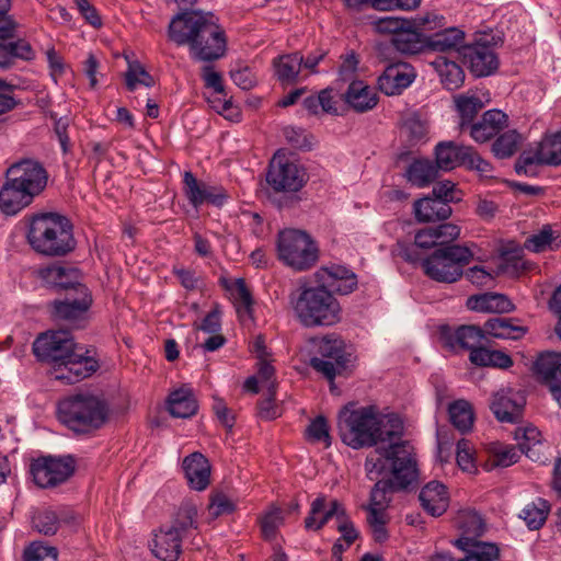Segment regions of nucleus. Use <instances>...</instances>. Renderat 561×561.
Returning a JSON list of instances; mask_svg holds the SVG:
<instances>
[{
	"mask_svg": "<svg viewBox=\"0 0 561 561\" xmlns=\"http://www.w3.org/2000/svg\"><path fill=\"white\" fill-rule=\"evenodd\" d=\"M366 476L376 481L367 506L386 508L393 492L407 490L417 480L416 459L409 442L377 447L365 460Z\"/></svg>",
	"mask_w": 561,
	"mask_h": 561,
	"instance_id": "1",
	"label": "nucleus"
},
{
	"mask_svg": "<svg viewBox=\"0 0 561 561\" xmlns=\"http://www.w3.org/2000/svg\"><path fill=\"white\" fill-rule=\"evenodd\" d=\"M33 353L38 360L53 366L54 379L69 385L91 376L99 368L98 362L88 356V351L65 330L39 334L33 343Z\"/></svg>",
	"mask_w": 561,
	"mask_h": 561,
	"instance_id": "2",
	"label": "nucleus"
},
{
	"mask_svg": "<svg viewBox=\"0 0 561 561\" xmlns=\"http://www.w3.org/2000/svg\"><path fill=\"white\" fill-rule=\"evenodd\" d=\"M168 33L178 45H188L197 60H217L226 53L225 32L211 12L184 11L172 19Z\"/></svg>",
	"mask_w": 561,
	"mask_h": 561,
	"instance_id": "3",
	"label": "nucleus"
},
{
	"mask_svg": "<svg viewBox=\"0 0 561 561\" xmlns=\"http://www.w3.org/2000/svg\"><path fill=\"white\" fill-rule=\"evenodd\" d=\"M47 182L48 172L38 160L24 158L12 163L0 188L1 213L16 215L45 191Z\"/></svg>",
	"mask_w": 561,
	"mask_h": 561,
	"instance_id": "4",
	"label": "nucleus"
},
{
	"mask_svg": "<svg viewBox=\"0 0 561 561\" xmlns=\"http://www.w3.org/2000/svg\"><path fill=\"white\" fill-rule=\"evenodd\" d=\"M354 403L343 407L337 416L339 435L344 444L359 449L375 446L378 442H392L402 433L399 421L391 425V430H382V419L373 405L354 408Z\"/></svg>",
	"mask_w": 561,
	"mask_h": 561,
	"instance_id": "5",
	"label": "nucleus"
},
{
	"mask_svg": "<svg viewBox=\"0 0 561 561\" xmlns=\"http://www.w3.org/2000/svg\"><path fill=\"white\" fill-rule=\"evenodd\" d=\"M26 240L30 247L45 256H65L76 248L72 225L55 213L35 214L28 219Z\"/></svg>",
	"mask_w": 561,
	"mask_h": 561,
	"instance_id": "6",
	"label": "nucleus"
},
{
	"mask_svg": "<svg viewBox=\"0 0 561 561\" xmlns=\"http://www.w3.org/2000/svg\"><path fill=\"white\" fill-rule=\"evenodd\" d=\"M299 322L306 328L329 327L341 320V307L324 285L300 286L289 295Z\"/></svg>",
	"mask_w": 561,
	"mask_h": 561,
	"instance_id": "7",
	"label": "nucleus"
},
{
	"mask_svg": "<svg viewBox=\"0 0 561 561\" xmlns=\"http://www.w3.org/2000/svg\"><path fill=\"white\" fill-rule=\"evenodd\" d=\"M58 420L76 434H89L101 428L108 420L106 402L90 393H78L60 400Z\"/></svg>",
	"mask_w": 561,
	"mask_h": 561,
	"instance_id": "8",
	"label": "nucleus"
},
{
	"mask_svg": "<svg viewBox=\"0 0 561 561\" xmlns=\"http://www.w3.org/2000/svg\"><path fill=\"white\" fill-rule=\"evenodd\" d=\"M473 259L470 248L461 244L436 248L421 261L424 274L439 283H455L463 275V267Z\"/></svg>",
	"mask_w": 561,
	"mask_h": 561,
	"instance_id": "9",
	"label": "nucleus"
},
{
	"mask_svg": "<svg viewBox=\"0 0 561 561\" xmlns=\"http://www.w3.org/2000/svg\"><path fill=\"white\" fill-rule=\"evenodd\" d=\"M316 355L309 365L329 381L346 371L352 363V353L345 342L336 334H327L312 340Z\"/></svg>",
	"mask_w": 561,
	"mask_h": 561,
	"instance_id": "10",
	"label": "nucleus"
},
{
	"mask_svg": "<svg viewBox=\"0 0 561 561\" xmlns=\"http://www.w3.org/2000/svg\"><path fill=\"white\" fill-rule=\"evenodd\" d=\"M318 247L311 237L297 229H285L278 233V259L295 271H306L318 261Z\"/></svg>",
	"mask_w": 561,
	"mask_h": 561,
	"instance_id": "11",
	"label": "nucleus"
},
{
	"mask_svg": "<svg viewBox=\"0 0 561 561\" xmlns=\"http://www.w3.org/2000/svg\"><path fill=\"white\" fill-rule=\"evenodd\" d=\"M75 457L42 456L33 460L30 472L36 485L42 489L56 488L67 482L76 471Z\"/></svg>",
	"mask_w": 561,
	"mask_h": 561,
	"instance_id": "12",
	"label": "nucleus"
},
{
	"mask_svg": "<svg viewBox=\"0 0 561 561\" xmlns=\"http://www.w3.org/2000/svg\"><path fill=\"white\" fill-rule=\"evenodd\" d=\"M417 25L427 31H435L427 35V50L438 53H460L465 46V33L458 27H444L445 18L434 12L425 13L419 19Z\"/></svg>",
	"mask_w": 561,
	"mask_h": 561,
	"instance_id": "13",
	"label": "nucleus"
},
{
	"mask_svg": "<svg viewBox=\"0 0 561 561\" xmlns=\"http://www.w3.org/2000/svg\"><path fill=\"white\" fill-rule=\"evenodd\" d=\"M267 184L275 192L296 193L306 183V172L284 154H274L266 174Z\"/></svg>",
	"mask_w": 561,
	"mask_h": 561,
	"instance_id": "14",
	"label": "nucleus"
},
{
	"mask_svg": "<svg viewBox=\"0 0 561 561\" xmlns=\"http://www.w3.org/2000/svg\"><path fill=\"white\" fill-rule=\"evenodd\" d=\"M92 295L88 287H77V294L68 293L62 299L50 302L51 316L56 320L67 321L76 328L84 327L92 305Z\"/></svg>",
	"mask_w": 561,
	"mask_h": 561,
	"instance_id": "15",
	"label": "nucleus"
},
{
	"mask_svg": "<svg viewBox=\"0 0 561 561\" xmlns=\"http://www.w3.org/2000/svg\"><path fill=\"white\" fill-rule=\"evenodd\" d=\"M538 164H561V131L543 138L536 147L535 152L524 151L515 164L518 174L533 173L531 167Z\"/></svg>",
	"mask_w": 561,
	"mask_h": 561,
	"instance_id": "16",
	"label": "nucleus"
},
{
	"mask_svg": "<svg viewBox=\"0 0 561 561\" xmlns=\"http://www.w3.org/2000/svg\"><path fill=\"white\" fill-rule=\"evenodd\" d=\"M461 55L476 77L490 76L499 67L497 56L486 38H480L473 45L463 47Z\"/></svg>",
	"mask_w": 561,
	"mask_h": 561,
	"instance_id": "17",
	"label": "nucleus"
},
{
	"mask_svg": "<svg viewBox=\"0 0 561 561\" xmlns=\"http://www.w3.org/2000/svg\"><path fill=\"white\" fill-rule=\"evenodd\" d=\"M533 370L537 379L549 387L552 397L561 407V354H540L534 363Z\"/></svg>",
	"mask_w": 561,
	"mask_h": 561,
	"instance_id": "18",
	"label": "nucleus"
},
{
	"mask_svg": "<svg viewBox=\"0 0 561 561\" xmlns=\"http://www.w3.org/2000/svg\"><path fill=\"white\" fill-rule=\"evenodd\" d=\"M8 12L3 14V19L10 20L13 23V28L8 35L0 34V68L2 69L11 68L16 59L32 60L34 58V50L27 41L21 38L13 41L18 24L8 15Z\"/></svg>",
	"mask_w": 561,
	"mask_h": 561,
	"instance_id": "19",
	"label": "nucleus"
},
{
	"mask_svg": "<svg viewBox=\"0 0 561 561\" xmlns=\"http://www.w3.org/2000/svg\"><path fill=\"white\" fill-rule=\"evenodd\" d=\"M415 72L407 62H394L386 67L378 78V87L387 95H396L408 88L414 80Z\"/></svg>",
	"mask_w": 561,
	"mask_h": 561,
	"instance_id": "20",
	"label": "nucleus"
},
{
	"mask_svg": "<svg viewBox=\"0 0 561 561\" xmlns=\"http://www.w3.org/2000/svg\"><path fill=\"white\" fill-rule=\"evenodd\" d=\"M183 183L185 196L194 207L204 203L220 206L226 199V194L221 187L199 182L190 171L184 172Z\"/></svg>",
	"mask_w": 561,
	"mask_h": 561,
	"instance_id": "21",
	"label": "nucleus"
},
{
	"mask_svg": "<svg viewBox=\"0 0 561 561\" xmlns=\"http://www.w3.org/2000/svg\"><path fill=\"white\" fill-rule=\"evenodd\" d=\"M39 275L47 286L57 290H65L66 294H77V287H87L80 280L79 270L73 267L54 264L42 268Z\"/></svg>",
	"mask_w": 561,
	"mask_h": 561,
	"instance_id": "22",
	"label": "nucleus"
},
{
	"mask_svg": "<svg viewBox=\"0 0 561 561\" xmlns=\"http://www.w3.org/2000/svg\"><path fill=\"white\" fill-rule=\"evenodd\" d=\"M525 398L512 390L494 394L490 409L500 422L516 423L522 416Z\"/></svg>",
	"mask_w": 561,
	"mask_h": 561,
	"instance_id": "23",
	"label": "nucleus"
},
{
	"mask_svg": "<svg viewBox=\"0 0 561 561\" xmlns=\"http://www.w3.org/2000/svg\"><path fill=\"white\" fill-rule=\"evenodd\" d=\"M183 470L190 486L197 491L205 490L210 482V465L201 453H193L183 459Z\"/></svg>",
	"mask_w": 561,
	"mask_h": 561,
	"instance_id": "24",
	"label": "nucleus"
},
{
	"mask_svg": "<svg viewBox=\"0 0 561 561\" xmlns=\"http://www.w3.org/2000/svg\"><path fill=\"white\" fill-rule=\"evenodd\" d=\"M507 125V115L499 110L486 111L481 119L472 123L470 136L477 142H485L496 136Z\"/></svg>",
	"mask_w": 561,
	"mask_h": 561,
	"instance_id": "25",
	"label": "nucleus"
},
{
	"mask_svg": "<svg viewBox=\"0 0 561 561\" xmlns=\"http://www.w3.org/2000/svg\"><path fill=\"white\" fill-rule=\"evenodd\" d=\"M421 505L432 516L443 515L449 504L446 486L438 481H431L420 492Z\"/></svg>",
	"mask_w": 561,
	"mask_h": 561,
	"instance_id": "26",
	"label": "nucleus"
},
{
	"mask_svg": "<svg viewBox=\"0 0 561 561\" xmlns=\"http://www.w3.org/2000/svg\"><path fill=\"white\" fill-rule=\"evenodd\" d=\"M485 336L502 340H519L527 332L528 328L519 324V319L507 317H492L484 324Z\"/></svg>",
	"mask_w": 561,
	"mask_h": 561,
	"instance_id": "27",
	"label": "nucleus"
},
{
	"mask_svg": "<svg viewBox=\"0 0 561 561\" xmlns=\"http://www.w3.org/2000/svg\"><path fill=\"white\" fill-rule=\"evenodd\" d=\"M470 146L457 145L455 141H442L435 148V164L438 170L450 171L465 165Z\"/></svg>",
	"mask_w": 561,
	"mask_h": 561,
	"instance_id": "28",
	"label": "nucleus"
},
{
	"mask_svg": "<svg viewBox=\"0 0 561 561\" xmlns=\"http://www.w3.org/2000/svg\"><path fill=\"white\" fill-rule=\"evenodd\" d=\"M413 213L419 222H432L446 220L450 217L453 209L446 202L426 196L414 202Z\"/></svg>",
	"mask_w": 561,
	"mask_h": 561,
	"instance_id": "29",
	"label": "nucleus"
},
{
	"mask_svg": "<svg viewBox=\"0 0 561 561\" xmlns=\"http://www.w3.org/2000/svg\"><path fill=\"white\" fill-rule=\"evenodd\" d=\"M414 25L409 20V25L391 38L393 47L401 54L414 55L427 50V35L419 33Z\"/></svg>",
	"mask_w": 561,
	"mask_h": 561,
	"instance_id": "30",
	"label": "nucleus"
},
{
	"mask_svg": "<svg viewBox=\"0 0 561 561\" xmlns=\"http://www.w3.org/2000/svg\"><path fill=\"white\" fill-rule=\"evenodd\" d=\"M346 103L358 113L373 110L378 103L377 93L363 81H353L345 93Z\"/></svg>",
	"mask_w": 561,
	"mask_h": 561,
	"instance_id": "31",
	"label": "nucleus"
},
{
	"mask_svg": "<svg viewBox=\"0 0 561 561\" xmlns=\"http://www.w3.org/2000/svg\"><path fill=\"white\" fill-rule=\"evenodd\" d=\"M453 102L459 117L461 130L469 128L478 113L484 107V102L481 98L471 92L454 95Z\"/></svg>",
	"mask_w": 561,
	"mask_h": 561,
	"instance_id": "32",
	"label": "nucleus"
},
{
	"mask_svg": "<svg viewBox=\"0 0 561 561\" xmlns=\"http://www.w3.org/2000/svg\"><path fill=\"white\" fill-rule=\"evenodd\" d=\"M168 411L173 417L187 419L198 409L197 400L191 388H180L168 397Z\"/></svg>",
	"mask_w": 561,
	"mask_h": 561,
	"instance_id": "33",
	"label": "nucleus"
},
{
	"mask_svg": "<svg viewBox=\"0 0 561 561\" xmlns=\"http://www.w3.org/2000/svg\"><path fill=\"white\" fill-rule=\"evenodd\" d=\"M182 538L175 531L160 530L154 535L153 554L162 561H176L181 554Z\"/></svg>",
	"mask_w": 561,
	"mask_h": 561,
	"instance_id": "34",
	"label": "nucleus"
},
{
	"mask_svg": "<svg viewBox=\"0 0 561 561\" xmlns=\"http://www.w3.org/2000/svg\"><path fill=\"white\" fill-rule=\"evenodd\" d=\"M488 341L484 327L480 328L474 324L460 325L447 337V344L450 347L459 346L470 352Z\"/></svg>",
	"mask_w": 561,
	"mask_h": 561,
	"instance_id": "35",
	"label": "nucleus"
},
{
	"mask_svg": "<svg viewBox=\"0 0 561 561\" xmlns=\"http://www.w3.org/2000/svg\"><path fill=\"white\" fill-rule=\"evenodd\" d=\"M455 546L466 552L459 561H499L500 549L493 542H471L468 538H458Z\"/></svg>",
	"mask_w": 561,
	"mask_h": 561,
	"instance_id": "36",
	"label": "nucleus"
},
{
	"mask_svg": "<svg viewBox=\"0 0 561 561\" xmlns=\"http://www.w3.org/2000/svg\"><path fill=\"white\" fill-rule=\"evenodd\" d=\"M434 247L438 248L434 230L432 227L424 228L415 233L413 244L398 243V255L407 262L415 263L423 260L417 249L427 250Z\"/></svg>",
	"mask_w": 561,
	"mask_h": 561,
	"instance_id": "37",
	"label": "nucleus"
},
{
	"mask_svg": "<svg viewBox=\"0 0 561 561\" xmlns=\"http://www.w3.org/2000/svg\"><path fill=\"white\" fill-rule=\"evenodd\" d=\"M431 64L437 71L442 84L447 90L455 91L463 84L465 72L456 61L449 60L445 56H438Z\"/></svg>",
	"mask_w": 561,
	"mask_h": 561,
	"instance_id": "38",
	"label": "nucleus"
},
{
	"mask_svg": "<svg viewBox=\"0 0 561 561\" xmlns=\"http://www.w3.org/2000/svg\"><path fill=\"white\" fill-rule=\"evenodd\" d=\"M273 66L275 76L282 84H294L302 66V55L293 53L279 56L273 60Z\"/></svg>",
	"mask_w": 561,
	"mask_h": 561,
	"instance_id": "39",
	"label": "nucleus"
},
{
	"mask_svg": "<svg viewBox=\"0 0 561 561\" xmlns=\"http://www.w3.org/2000/svg\"><path fill=\"white\" fill-rule=\"evenodd\" d=\"M457 525L462 535L460 538H468L471 542H481L477 538L485 530V523L480 514L472 510H462L456 518Z\"/></svg>",
	"mask_w": 561,
	"mask_h": 561,
	"instance_id": "40",
	"label": "nucleus"
},
{
	"mask_svg": "<svg viewBox=\"0 0 561 561\" xmlns=\"http://www.w3.org/2000/svg\"><path fill=\"white\" fill-rule=\"evenodd\" d=\"M438 168L432 161L419 159L409 165L405 175L412 184L424 187L438 176Z\"/></svg>",
	"mask_w": 561,
	"mask_h": 561,
	"instance_id": "41",
	"label": "nucleus"
},
{
	"mask_svg": "<svg viewBox=\"0 0 561 561\" xmlns=\"http://www.w3.org/2000/svg\"><path fill=\"white\" fill-rule=\"evenodd\" d=\"M540 437L541 434L538 428L533 426L517 428L515 431V438L518 440L520 453L525 454L533 460L539 457V450L537 447L541 446Z\"/></svg>",
	"mask_w": 561,
	"mask_h": 561,
	"instance_id": "42",
	"label": "nucleus"
},
{
	"mask_svg": "<svg viewBox=\"0 0 561 561\" xmlns=\"http://www.w3.org/2000/svg\"><path fill=\"white\" fill-rule=\"evenodd\" d=\"M197 510L192 503H184L176 512L172 525L169 527L171 531L178 533L180 538L186 535L190 529L197 528Z\"/></svg>",
	"mask_w": 561,
	"mask_h": 561,
	"instance_id": "43",
	"label": "nucleus"
},
{
	"mask_svg": "<svg viewBox=\"0 0 561 561\" xmlns=\"http://www.w3.org/2000/svg\"><path fill=\"white\" fill-rule=\"evenodd\" d=\"M334 515L327 510V497L319 495L311 503L309 515L305 519L308 530H320Z\"/></svg>",
	"mask_w": 561,
	"mask_h": 561,
	"instance_id": "44",
	"label": "nucleus"
},
{
	"mask_svg": "<svg viewBox=\"0 0 561 561\" xmlns=\"http://www.w3.org/2000/svg\"><path fill=\"white\" fill-rule=\"evenodd\" d=\"M449 417L453 425L461 433L470 431L473 425L471 405L465 400H458L449 405Z\"/></svg>",
	"mask_w": 561,
	"mask_h": 561,
	"instance_id": "45",
	"label": "nucleus"
},
{
	"mask_svg": "<svg viewBox=\"0 0 561 561\" xmlns=\"http://www.w3.org/2000/svg\"><path fill=\"white\" fill-rule=\"evenodd\" d=\"M525 270H527V263L523 260V250L515 248L504 249L501 252L500 273L515 277Z\"/></svg>",
	"mask_w": 561,
	"mask_h": 561,
	"instance_id": "46",
	"label": "nucleus"
},
{
	"mask_svg": "<svg viewBox=\"0 0 561 561\" xmlns=\"http://www.w3.org/2000/svg\"><path fill=\"white\" fill-rule=\"evenodd\" d=\"M34 528L44 536H54L59 529L58 510L43 508L32 516Z\"/></svg>",
	"mask_w": 561,
	"mask_h": 561,
	"instance_id": "47",
	"label": "nucleus"
},
{
	"mask_svg": "<svg viewBox=\"0 0 561 561\" xmlns=\"http://www.w3.org/2000/svg\"><path fill=\"white\" fill-rule=\"evenodd\" d=\"M549 512V506L546 501L538 499L535 503L527 504L522 511L520 517L525 520L527 526L533 529H539L546 522Z\"/></svg>",
	"mask_w": 561,
	"mask_h": 561,
	"instance_id": "48",
	"label": "nucleus"
},
{
	"mask_svg": "<svg viewBox=\"0 0 561 561\" xmlns=\"http://www.w3.org/2000/svg\"><path fill=\"white\" fill-rule=\"evenodd\" d=\"M520 139L522 137L516 130H508L493 142L492 151L497 158H508L517 150Z\"/></svg>",
	"mask_w": 561,
	"mask_h": 561,
	"instance_id": "49",
	"label": "nucleus"
},
{
	"mask_svg": "<svg viewBox=\"0 0 561 561\" xmlns=\"http://www.w3.org/2000/svg\"><path fill=\"white\" fill-rule=\"evenodd\" d=\"M307 439L311 443H323L325 447L331 446V435L328 421L319 415L310 422L306 430Z\"/></svg>",
	"mask_w": 561,
	"mask_h": 561,
	"instance_id": "50",
	"label": "nucleus"
},
{
	"mask_svg": "<svg viewBox=\"0 0 561 561\" xmlns=\"http://www.w3.org/2000/svg\"><path fill=\"white\" fill-rule=\"evenodd\" d=\"M125 80L129 91H134L137 84H144L148 88L154 85V79L140 64L129 65L125 73Z\"/></svg>",
	"mask_w": 561,
	"mask_h": 561,
	"instance_id": "51",
	"label": "nucleus"
},
{
	"mask_svg": "<svg viewBox=\"0 0 561 561\" xmlns=\"http://www.w3.org/2000/svg\"><path fill=\"white\" fill-rule=\"evenodd\" d=\"M58 550L55 547L45 546L42 541H34L24 551V561H57Z\"/></svg>",
	"mask_w": 561,
	"mask_h": 561,
	"instance_id": "52",
	"label": "nucleus"
},
{
	"mask_svg": "<svg viewBox=\"0 0 561 561\" xmlns=\"http://www.w3.org/2000/svg\"><path fill=\"white\" fill-rule=\"evenodd\" d=\"M519 447L496 445L493 447L491 467H508L519 459Z\"/></svg>",
	"mask_w": 561,
	"mask_h": 561,
	"instance_id": "53",
	"label": "nucleus"
},
{
	"mask_svg": "<svg viewBox=\"0 0 561 561\" xmlns=\"http://www.w3.org/2000/svg\"><path fill=\"white\" fill-rule=\"evenodd\" d=\"M283 524L282 511L278 507H273L261 519V529L263 537L272 540L276 536L278 527Z\"/></svg>",
	"mask_w": 561,
	"mask_h": 561,
	"instance_id": "54",
	"label": "nucleus"
},
{
	"mask_svg": "<svg viewBox=\"0 0 561 561\" xmlns=\"http://www.w3.org/2000/svg\"><path fill=\"white\" fill-rule=\"evenodd\" d=\"M409 25V20L393 18V16H385L379 18L373 22V27L376 33L379 34H392L396 36L403 27Z\"/></svg>",
	"mask_w": 561,
	"mask_h": 561,
	"instance_id": "55",
	"label": "nucleus"
},
{
	"mask_svg": "<svg viewBox=\"0 0 561 561\" xmlns=\"http://www.w3.org/2000/svg\"><path fill=\"white\" fill-rule=\"evenodd\" d=\"M552 234V229L549 226H545L539 232L528 237L524 245L533 252L545 251L547 248H551Z\"/></svg>",
	"mask_w": 561,
	"mask_h": 561,
	"instance_id": "56",
	"label": "nucleus"
},
{
	"mask_svg": "<svg viewBox=\"0 0 561 561\" xmlns=\"http://www.w3.org/2000/svg\"><path fill=\"white\" fill-rule=\"evenodd\" d=\"M432 229L435 232L438 248L451 245V242L460 236V228L451 222L442 224L437 227H432Z\"/></svg>",
	"mask_w": 561,
	"mask_h": 561,
	"instance_id": "57",
	"label": "nucleus"
},
{
	"mask_svg": "<svg viewBox=\"0 0 561 561\" xmlns=\"http://www.w3.org/2000/svg\"><path fill=\"white\" fill-rule=\"evenodd\" d=\"M276 382L271 381L267 386V397L259 402V415L264 420H274L279 414L274 404Z\"/></svg>",
	"mask_w": 561,
	"mask_h": 561,
	"instance_id": "58",
	"label": "nucleus"
},
{
	"mask_svg": "<svg viewBox=\"0 0 561 561\" xmlns=\"http://www.w3.org/2000/svg\"><path fill=\"white\" fill-rule=\"evenodd\" d=\"M403 133L408 137L409 141L415 145L426 137L427 128L421 119L410 117L404 122Z\"/></svg>",
	"mask_w": 561,
	"mask_h": 561,
	"instance_id": "59",
	"label": "nucleus"
},
{
	"mask_svg": "<svg viewBox=\"0 0 561 561\" xmlns=\"http://www.w3.org/2000/svg\"><path fill=\"white\" fill-rule=\"evenodd\" d=\"M233 510L234 504L224 493L213 495L208 505V512L214 518L222 514H229L233 512Z\"/></svg>",
	"mask_w": 561,
	"mask_h": 561,
	"instance_id": "60",
	"label": "nucleus"
},
{
	"mask_svg": "<svg viewBox=\"0 0 561 561\" xmlns=\"http://www.w3.org/2000/svg\"><path fill=\"white\" fill-rule=\"evenodd\" d=\"M14 87L0 79V116L14 110L19 101L12 94Z\"/></svg>",
	"mask_w": 561,
	"mask_h": 561,
	"instance_id": "61",
	"label": "nucleus"
},
{
	"mask_svg": "<svg viewBox=\"0 0 561 561\" xmlns=\"http://www.w3.org/2000/svg\"><path fill=\"white\" fill-rule=\"evenodd\" d=\"M457 463L463 470L471 472L474 469V462L471 453L470 442L460 439L457 443Z\"/></svg>",
	"mask_w": 561,
	"mask_h": 561,
	"instance_id": "62",
	"label": "nucleus"
},
{
	"mask_svg": "<svg viewBox=\"0 0 561 561\" xmlns=\"http://www.w3.org/2000/svg\"><path fill=\"white\" fill-rule=\"evenodd\" d=\"M432 196L446 202L448 205L453 202L460 201V197L456 196L455 184L450 181L439 182L434 185Z\"/></svg>",
	"mask_w": 561,
	"mask_h": 561,
	"instance_id": "63",
	"label": "nucleus"
},
{
	"mask_svg": "<svg viewBox=\"0 0 561 561\" xmlns=\"http://www.w3.org/2000/svg\"><path fill=\"white\" fill-rule=\"evenodd\" d=\"M195 328L209 334L217 333L221 328L219 306L216 304L213 310L204 318L202 323L195 324Z\"/></svg>",
	"mask_w": 561,
	"mask_h": 561,
	"instance_id": "64",
	"label": "nucleus"
}]
</instances>
